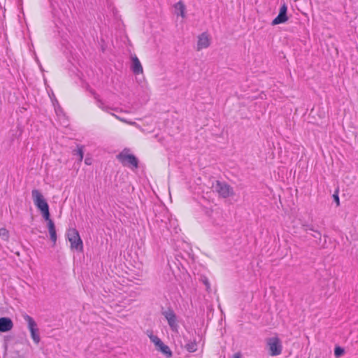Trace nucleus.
<instances>
[{
    "label": "nucleus",
    "instance_id": "nucleus-28",
    "mask_svg": "<svg viewBox=\"0 0 358 358\" xmlns=\"http://www.w3.org/2000/svg\"><path fill=\"white\" fill-rule=\"evenodd\" d=\"M85 162L87 165H90L91 164L90 160L89 159H85Z\"/></svg>",
    "mask_w": 358,
    "mask_h": 358
},
{
    "label": "nucleus",
    "instance_id": "nucleus-7",
    "mask_svg": "<svg viewBox=\"0 0 358 358\" xmlns=\"http://www.w3.org/2000/svg\"><path fill=\"white\" fill-rule=\"evenodd\" d=\"M162 315L166 319L171 329L174 332H178V324L174 311L171 308H168L166 310L162 312Z\"/></svg>",
    "mask_w": 358,
    "mask_h": 358
},
{
    "label": "nucleus",
    "instance_id": "nucleus-23",
    "mask_svg": "<svg viewBox=\"0 0 358 358\" xmlns=\"http://www.w3.org/2000/svg\"><path fill=\"white\" fill-rule=\"evenodd\" d=\"M147 335L154 344L158 343L161 340L158 336L153 335L152 332L148 331Z\"/></svg>",
    "mask_w": 358,
    "mask_h": 358
},
{
    "label": "nucleus",
    "instance_id": "nucleus-1",
    "mask_svg": "<svg viewBox=\"0 0 358 358\" xmlns=\"http://www.w3.org/2000/svg\"><path fill=\"white\" fill-rule=\"evenodd\" d=\"M66 237L71 243V249L82 252L83 250V241L78 230L75 228L68 229Z\"/></svg>",
    "mask_w": 358,
    "mask_h": 358
},
{
    "label": "nucleus",
    "instance_id": "nucleus-16",
    "mask_svg": "<svg viewBox=\"0 0 358 358\" xmlns=\"http://www.w3.org/2000/svg\"><path fill=\"white\" fill-rule=\"evenodd\" d=\"M185 349L189 352H194L197 350V343L195 340L189 341L185 346Z\"/></svg>",
    "mask_w": 358,
    "mask_h": 358
},
{
    "label": "nucleus",
    "instance_id": "nucleus-10",
    "mask_svg": "<svg viewBox=\"0 0 358 358\" xmlns=\"http://www.w3.org/2000/svg\"><path fill=\"white\" fill-rule=\"evenodd\" d=\"M13 327V322L9 317L0 318V332H7Z\"/></svg>",
    "mask_w": 358,
    "mask_h": 358
},
{
    "label": "nucleus",
    "instance_id": "nucleus-2",
    "mask_svg": "<svg viewBox=\"0 0 358 358\" xmlns=\"http://www.w3.org/2000/svg\"><path fill=\"white\" fill-rule=\"evenodd\" d=\"M117 159L124 166L131 169H136L138 166V159L132 154L128 153V150H124L117 155Z\"/></svg>",
    "mask_w": 358,
    "mask_h": 358
},
{
    "label": "nucleus",
    "instance_id": "nucleus-6",
    "mask_svg": "<svg viewBox=\"0 0 358 358\" xmlns=\"http://www.w3.org/2000/svg\"><path fill=\"white\" fill-rule=\"evenodd\" d=\"M31 196L35 206L38 210H40V211L49 207L47 201L44 199L43 195L38 189H33L31 191Z\"/></svg>",
    "mask_w": 358,
    "mask_h": 358
},
{
    "label": "nucleus",
    "instance_id": "nucleus-18",
    "mask_svg": "<svg viewBox=\"0 0 358 358\" xmlns=\"http://www.w3.org/2000/svg\"><path fill=\"white\" fill-rule=\"evenodd\" d=\"M73 155H78L79 157V162H82L84 155L83 146H78L77 150H73Z\"/></svg>",
    "mask_w": 358,
    "mask_h": 358
},
{
    "label": "nucleus",
    "instance_id": "nucleus-4",
    "mask_svg": "<svg viewBox=\"0 0 358 358\" xmlns=\"http://www.w3.org/2000/svg\"><path fill=\"white\" fill-rule=\"evenodd\" d=\"M213 188L222 198H228L234 194L233 188L225 182L217 180L213 185Z\"/></svg>",
    "mask_w": 358,
    "mask_h": 358
},
{
    "label": "nucleus",
    "instance_id": "nucleus-11",
    "mask_svg": "<svg viewBox=\"0 0 358 358\" xmlns=\"http://www.w3.org/2000/svg\"><path fill=\"white\" fill-rule=\"evenodd\" d=\"M131 62H132V64H131V69L132 72L135 75H138L140 73H143V66H142L139 59H138V57L136 55L131 57Z\"/></svg>",
    "mask_w": 358,
    "mask_h": 358
},
{
    "label": "nucleus",
    "instance_id": "nucleus-12",
    "mask_svg": "<svg viewBox=\"0 0 358 358\" xmlns=\"http://www.w3.org/2000/svg\"><path fill=\"white\" fill-rule=\"evenodd\" d=\"M157 348V350L162 352L163 354L170 357L172 356V352L170 350L169 347L165 345L162 340H160L158 343L155 344Z\"/></svg>",
    "mask_w": 358,
    "mask_h": 358
},
{
    "label": "nucleus",
    "instance_id": "nucleus-29",
    "mask_svg": "<svg viewBox=\"0 0 358 358\" xmlns=\"http://www.w3.org/2000/svg\"><path fill=\"white\" fill-rule=\"evenodd\" d=\"M312 236H313V237H314V238H315L319 239V236H318V235H317V234H315V233H314L313 234H312Z\"/></svg>",
    "mask_w": 358,
    "mask_h": 358
},
{
    "label": "nucleus",
    "instance_id": "nucleus-9",
    "mask_svg": "<svg viewBox=\"0 0 358 358\" xmlns=\"http://www.w3.org/2000/svg\"><path fill=\"white\" fill-rule=\"evenodd\" d=\"M287 6L285 3H283L280 8L278 16L273 20L271 24L277 25L279 24L285 23L288 20V17L287 16Z\"/></svg>",
    "mask_w": 358,
    "mask_h": 358
},
{
    "label": "nucleus",
    "instance_id": "nucleus-14",
    "mask_svg": "<svg viewBox=\"0 0 358 358\" xmlns=\"http://www.w3.org/2000/svg\"><path fill=\"white\" fill-rule=\"evenodd\" d=\"M48 231L50 234V239L54 243H55L57 241V234H56L55 226V224L52 220H50L48 222Z\"/></svg>",
    "mask_w": 358,
    "mask_h": 358
},
{
    "label": "nucleus",
    "instance_id": "nucleus-20",
    "mask_svg": "<svg viewBox=\"0 0 358 358\" xmlns=\"http://www.w3.org/2000/svg\"><path fill=\"white\" fill-rule=\"evenodd\" d=\"M41 213H42V215L43 217V218L48 221V222L50 221V220H52L50 219V212H49V207L42 210L41 211Z\"/></svg>",
    "mask_w": 358,
    "mask_h": 358
},
{
    "label": "nucleus",
    "instance_id": "nucleus-19",
    "mask_svg": "<svg viewBox=\"0 0 358 358\" xmlns=\"http://www.w3.org/2000/svg\"><path fill=\"white\" fill-rule=\"evenodd\" d=\"M214 217H215V218L216 220H214V221L213 222V223L215 225H217V226H218V225H221V224H222V217L221 214H220V213H215L214 214Z\"/></svg>",
    "mask_w": 358,
    "mask_h": 358
},
{
    "label": "nucleus",
    "instance_id": "nucleus-22",
    "mask_svg": "<svg viewBox=\"0 0 358 358\" xmlns=\"http://www.w3.org/2000/svg\"><path fill=\"white\" fill-rule=\"evenodd\" d=\"M113 117H115L116 119H117L118 120L122 122H124V123H127V124H131V125H135L136 124V122H131V121H128L126 119L123 118V117H121L114 113H110Z\"/></svg>",
    "mask_w": 358,
    "mask_h": 358
},
{
    "label": "nucleus",
    "instance_id": "nucleus-8",
    "mask_svg": "<svg viewBox=\"0 0 358 358\" xmlns=\"http://www.w3.org/2000/svg\"><path fill=\"white\" fill-rule=\"evenodd\" d=\"M210 45V38L208 33L203 32L198 36L196 43V50L200 51L203 49L207 48Z\"/></svg>",
    "mask_w": 358,
    "mask_h": 358
},
{
    "label": "nucleus",
    "instance_id": "nucleus-26",
    "mask_svg": "<svg viewBox=\"0 0 358 358\" xmlns=\"http://www.w3.org/2000/svg\"><path fill=\"white\" fill-rule=\"evenodd\" d=\"M234 358H241V353L240 352H237V353L234 354Z\"/></svg>",
    "mask_w": 358,
    "mask_h": 358
},
{
    "label": "nucleus",
    "instance_id": "nucleus-27",
    "mask_svg": "<svg viewBox=\"0 0 358 358\" xmlns=\"http://www.w3.org/2000/svg\"><path fill=\"white\" fill-rule=\"evenodd\" d=\"M204 283H205V285L206 286V289H209L210 288V283L208 282V280L206 279L204 280Z\"/></svg>",
    "mask_w": 358,
    "mask_h": 358
},
{
    "label": "nucleus",
    "instance_id": "nucleus-3",
    "mask_svg": "<svg viewBox=\"0 0 358 358\" xmlns=\"http://www.w3.org/2000/svg\"><path fill=\"white\" fill-rule=\"evenodd\" d=\"M23 318L27 323V327L30 331L31 337L35 344H38L41 341L39 329L35 320L29 315H24Z\"/></svg>",
    "mask_w": 358,
    "mask_h": 358
},
{
    "label": "nucleus",
    "instance_id": "nucleus-25",
    "mask_svg": "<svg viewBox=\"0 0 358 358\" xmlns=\"http://www.w3.org/2000/svg\"><path fill=\"white\" fill-rule=\"evenodd\" d=\"M333 197H334V199L335 202L336 203L337 206H338L340 205V201H339V197H338V194L335 193L333 195Z\"/></svg>",
    "mask_w": 358,
    "mask_h": 358
},
{
    "label": "nucleus",
    "instance_id": "nucleus-24",
    "mask_svg": "<svg viewBox=\"0 0 358 358\" xmlns=\"http://www.w3.org/2000/svg\"><path fill=\"white\" fill-rule=\"evenodd\" d=\"M0 236L1 237H8V231L5 228H1L0 229Z\"/></svg>",
    "mask_w": 358,
    "mask_h": 358
},
{
    "label": "nucleus",
    "instance_id": "nucleus-21",
    "mask_svg": "<svg viewBox=\"0 0 358 358\" xmlns=\"http://www.w3.org/2000/svg\"><path fill=\"white\" fill-rule=\"evenodd\" d=\"M345 351L344 349L341 347L337 346L334 349V355L336 357H340L344 354Z\"/></svg>",
    "mask_w": 358,
    "mask_h": 358
},
{
    "label": "nucleus",
    "instance_id": "nucleus-5",
    "mask_svg": "<svg viewBox=\"0 0 358 358\" xmlns=\"http://www.w3.org/2000/svg\"><path fill=\"white\" fill-rule=\"evenodd\" d=\"M266 343L268 347L269 354L271 356H277L281 354L282 346L278 337L275 336L269 338L267 339Z\"/></svg>",
    "mask_w": 358,
    "mask_h": 358
},
{
    "label": "nucleus",
    "instance_id": "nucleus-13",
    "mask_svg": "<svg viewBox=\"0 0 358 358\" xmlns=\"http://www.w3.org/2000/svg\"><path fill=\"white\" fill-rule=\"evenodd\" d=\"M174 13L177 15H180L182 17H185V6L182 1H178L173 6Z\"/></svg>",
    "mask_w": 358,
    "mask_h": 358
},
{
    "label": "nucleus",
    "instance_id": "nucleus-15",
    "mask_svg": "<svg viewBox=\"0 0 358 358\" xmlns=\"http://www.w3.org/2000/svg\"><path fill=\"white\" fill-rule=\"evenodd\" d=\"M95 99L96 101V105L97 106L101 109L102 110L106 112V113H109V110H116L117 111V108H112L110 107H109L108 106H106L103 101L99 98V96L98 95L95 96Z\"/></svg>",
    "mask_w": 358,
    "mask_h": 358
},
{
    "label": "nucleus",
    "instance_id": "nucleus-17",
    "mask_svg": "<svg viewBox=\"0 0 358 358\" xmlns=\"http://www.w3.org/2000/svg\"><path fill=\"white\" fill-rule=\"evenodd\" d=\"M302 227H303L304 231H307L308 230H310V231H312L314 233L317 234V235L319 236V240L320 241L321 240V233H320V231H318V230L315 229L312 224H302Z\"/></svg>",
    "mask_w": 358,
    "mask_h": 358
}]
</instances>
